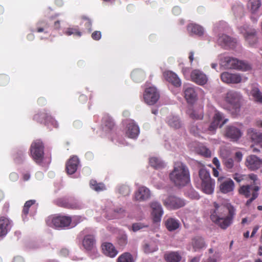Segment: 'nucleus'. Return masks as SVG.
Segmentation results:
<instances>
[{
	"instance_id": "1",
	"label": "nucleus",
	"mask_w": 262,
	"mask_h": 262,
	"mask_svg": "<svg viewBox=\"0 0 262 262\" xmlns=\"http://www.w3.org/2000/svg\"><path fill=\"white\" fill-rule=\"evenodd\" d=\"M169 179L176 186L186 185L190 181L188 168L181 162H174L173 169L169 173Z\"/></svg>"
},
{
	"instance_id": "2",
	"label": "nucleus",
	"mask_w": 262,
	"mask_h": 262,
	"mask_svg": "<svg viewBox=\"0 0 262 262\" xmlns=\"http://www.w3.org/2000/svg\"><path fill=\"white\" fill-rule=\"evenodd\" d=\"M199 176L201 184L198 187L207 194H211L213 192L214 181L211 178L209 172L205 168H202L199 170Z\"/></svg>"
},
{
	"instance_id": "3",
	"label": "nucleus",
	"mask_w": 262,
	"mask_h": 262,
	"mask_svg": "<svg viewBox=\"0 0 262 262\" xmlns=\"http://www.w3.org/2000/svg\"><path fill=\"white\" fill-rule=\"evenodd\" d=\"M238 30L241 33L247 43L251 47L256 45L258 41L257 29L248 25H244L238 28Z\"/></svg>"
},
{
	"instance_id": "4",
	"label": "nucleus",
	"mask_w": 262,
	"mask_h": 262,
	"mask_svg": "<svg viewBox=\"0 0 262 262\" xmlns=\"http://www.w3.org/2000/svg\"><path fill=\"white\" fill-rule=\"evenodd\" d=\"M30 154L33 160L38 164H40L44 158V146L40 140L34 141L30 146Z\"/></svg>"
},
{
	"instance_id": "5",
	"label": "nucleus",
	"mask_w": 262,
	"mask_h": 262,
	"mask_svg": "<svg viewBox=\"0 0 262 262\" xmlns=\"http://www.w3.org/2000/svg\"><path fill=\"white\" fill-rule=\"evenodd\" d=\"M223 63L224 66L227 69H236L243 71H247L251 69L250 64L248 62L228 56L224 57Z\"/></svg>"
},
{
	"instance_id": "6",
	"label": "nucleus",
	"mask_w": 262,
	"mask_h": 262,
	"mask_svg": "<svg viewBox=\"0 0 262 262\" xmlns=\"http://www.w3.org/2000/svg\"><path fill=\"white\" fill-rule=\"evenodd\" d=\"M259 189L260 187L258 185H243L238 189V192L239 194L244 195L246 198H248L251 196V197L246 202V205H249L253 201L258 197Z\"/></svg>"
},
{
	"instance_id": "7",
	"label": "nucleus",
	"mask_w": 262,
	"mask_h": 262,
	"mask_svg": "<svg viewBox=\"0 0 262 262\" xmlns=\"http://www.w3.org/2000/svg\"><path fill=\"white\" fill-rule=\"evenodd\" d=\"M78 216H74L71 219L70 216L66 215L57 216L52 219L51 223L48 224L51 226H53L55 228H62L69 226H75L78 221H76Z\"/></svg>"
},
{
	"instance_id": "8",
	"label": "nucleus",
	"mask_w": 262,
	"mask_h": 262,
	"mask_svg": "<svg viewBox=\"0 0 262 262\" xmlns=\"http://www.w3.org/2000/svg\"><path fill=\"white\" fill-rule=\"evenodd\" d=\"M33 120L40 123H43L48 126L51 125L55 128L58 126L57 121L46 111L35 114L33 117Z\"/></svg>"
},
{
	"instance_id": "9",
	"label": "nucleus",
	"mask_w": 262,
	"mask_h": 262,
	"mask_svg": "<svg viewBox=\"0 0 262 262\" xmlns=\"http://www.w3.org/2000/svg\"><path fill=\"white\" fill-rule=\"evenodd\" d=\"M224 119L223 115L219 112H216L213 118V120L210 125L207 128H204L206 129V132L208 131L210 134H214L217 128L219 126L222 127L228 121V119Z\"/></svg>"
},
{
	"instance_id": "10",
	"label": "nucleus",
	"mask_w": 262,
	"mask_h": 262,
	"mask_svg": "<svg viewBox=\"0 0 262 262\" xmlns=\"http://www.w3.org/2000/svg\"><path fill=\"white\" fill-rule=\"evenodd\" d=\"M211 221L223 229L226 228L231 223L232 216L225 215V214H211Z\"/></svg>"
},
{
	"instance_id": "11",
	"label": "nucleus",
	"mask_w": 262,
	"mask_h": 262,
	"mask_svg": "<svg viewBox=\"0 0 262 262\" xmlns=\"http://www.w3.org/2000/svg\"><path fill=\"white\" fill-rule=\"evenodd\" d=\"M164 205L169 209H177L185 206L184 201L176 196L170 195L163 202Z\"/></svg>"
},
{
	"instance_id": "12",
	"label": "nucleus",
	"mask_w": 262,
	"mask_h": 262,
	"mask_svg": "<svg viewBox=\"0 0 262 262\" xmlns=\"http://www.w3.org/2000/svg\"><path fill=\"white\" fill-rule=\"evenodd\" d=\"M159 98V93L155 88L149 87L145 90L144 99L147 104L153 105L157 102Z\"/></svg>"
},
{
	"instance_id": "13",
	"label": "nucleus",
	"mask_w": 262,
	"mask_h": 262,
	"mask_svg": "<svg viewBox=\"0 0 262 262\" xmlns=\"http://www.w3.org/2000/svg\"><path fill=\"white\" fill-rule=\"evenodd\" d=\"M55 204L61 207L68 209H80L81 205L76 200H69L66 198H59L55 200Z\"/></svg>"
},
{
	"instance_id": "14",
	"label": "nucleus",
	"mask_w": 262,
	"mask_h": 262,
	"mask_svg": "<svg viewBox=\"0 0 262 262\" xmlns=\"http://www.w3.org/2000/svg\"><path fill=\"white\" fill-rule=\"evenodd\" d=\"M241 96L239 93L233 91H230L226 94L225 100L227 102L230 104L233 108L236 111L240 107V100Z\"/></svg>"
},
{
	"instance_id": "15",
	"label": "nucleus",
	"mask_w": 262,
	"mask_h": 262,
	"mask_svg": "<svg viewBox=\"0 0 262 262\" xmlns=\"http://www.w3.org/2000/svg\"><path fill=\"white\" fill-rule=\"evenodd\" d=\"M220 156L226 169L229 172H233L234 170V160L230 157L229 152L224 149L221 151Z\"/></svg>"
},
{
	"instance_id": "16",
	"label": "nucleus",
	"mask_w": 262,
	"mask_h": 262,
	"mask_svg": "<svg viewBox=\"0 0 262 262\" xmlns=\"http://www.w3.org/2000/svg\"><path fill=\"white\" fill-rule=\"evenodd\" d=\"M245 165L249 169L255 170L262 165V160L255 155H250L246 158Z\"/></svg>"
},
{
	"instance_id": "17",
	"label": "nucleus",
	"mask_w": 262,
	"mask_h": 262,
	"mask_svg": "<svg viewBox=\"0 0 262 262\" xmlns=\"http://www.w3.org/2000/svg\"><path fill=\"white\" fill-rule=\"evenodd\" d=\"M190 78L193 82L201 85L205 84L208 81L206 75L199 70H193L191 73Z\"/></svg>"
},
{
	"instance_id": "18",
	"label": "nucleus",
	"mask_w": 262,
	"mask_h": 262,
	"mask_svg": "<svg viewBox=\"0 0 262 262\" xmlns=\"http://www.w3.org/2000/svg\"><path fill=\"white\" fill-rule=\"evenodd\" d=\"M242 135L241 129L234 125H229L226 128L225 136L233 141H237Z\"/></svg>"
},
{
	"instance_id": "19",
	"label": "nucleus",
	"mask_w": 262,
	"mask_h": 262,
	"mask_svg": "<svg viewBox=\"0 0 262 262\" xmlns=\"http://www.w3.org/2000/svg\"><path fill=\"white\" fill-rule=\"evenodd\" d=\"M221 79L226 83H238L242 81V77L238 74H232L225 72L221 74Z\"/></svg>"
},
{
	"instance_id": "20",
	"label": "nucleus",
	"mask_w": 262,
	"mask_h": 262,
	"mask_svg": "<svg viewBox=\"0 0 262 262\" xmlns=\"http://www.w3.org/2000/svg\"><path fill=\"white\" fill-rule=\"evenodd\" d=\"M213 207L214 210L213 213H222V212L228 211V213H234L235 210L234 207L228 202H225L221 205L218 204L216 202H214Z\"/></svg>"
},
{
	"instance_id": "21",
	"label": "nucleus",
	"mask_w": 262,
	"mask_h": 262,
	"mask_svg": "<svg viewBox=\"0 0 262 262\" xmlns=\"http://www.w3.org/2000/svg\"><path fill=\"white\" fill-rule=\"evenodd\" d=\"M233 178L237 182L240 183L242 181L249 180L252 181L253 185H257V181L258 180V177L254 173H250L249 174H242L238 173H235L233 175Z\"/></svg>"
},
{
	"instance_id": "22",
	"label": "nucleus",
	"mask_w": 262,
	"mask_h": 262,
	"mask_svg": "<svg viewBox=\"0 0 262 262\" xmlns=\"http://www.w3.org/2000/svg\"><path fill=\"white\" fill-rule=\"evenodd\" d=\"M217 42L222 47L227 49L233 48L235 46L236 40L228 35L222 34L219 37Z\"/></svg>"
},
{
	"instance_id": "23",
	"label": "nucleus",
	"mask_w": 262,
	"mask_h": 262,
	"mask_svg": "<svg viewBox=\"0 0 262 262\" xmlns=\"http://www.w3.org/2000/svg\"><path fill=\"white\" fill-rule=\"evenodd\" d=\"M150 196L149 189L144 186L139 187L134 194V200L138 201H144L148 199Z\"/></svg>"
},
{
	"instance_id": "24",
	"label": "nucleus",
	"mask_w": 262,
	"mask_h": 262,
	"mask_svg": "<svg viewBox=\"0 0 262 262\" xmlns=\"http://www.w3.org/2000/svg\"><path fill=\"white\" fill-rule=\"evenodd\" d=\"M184 97L188 103L193 104L198 99V95L194 88L188 86L184 89Z\"/></svg>"
},
{
	"instance_id": "25",
	"label": "nucleus",
	"mask_w": 262,
	"mask_h": 262,
	"mask_svg": "<svg viewBox=\"0 0 262 262\" xmlns=\"http://www.w3.org/2000/svg\"><path fill=\"white\" fill-rule=\"evenodd\" d=\"M140 130L138 126L134 122L130 121L127 124L125 131V135L126 137L132 139L136 138Z\"/></svg>"
},
{
	"instance_id": "26",
	"label": "nucleus",
	"mask_w": 262,
	"mask_h": 262,
	"mask_svg": "<svg viewBox=\"0 0 262 262\" xmlns=\"http://www.w3.org/2000/svg\"><path fill=\"white\" fill-rule=\"evenodd\" d=\"M165 79L171 83L175 87H180L181 85V80L178 75L172 71H166L164 73Z\"/></svg>"
},
{
	"instance_id": "27",
	"label": "nucleus",
	"mask_w": 262,
	"mask_h": 262,
	"mask_svg": "<svg viewBox=\"0 0 262 262\" xmlns=\"http://www.w3.org/2000/svg\"><path fill=\"white\" fill-rule=\"evenodd\" d=\"M234 187L235 185L233 180L228 178L221 182L219 187L221 192L225 194L233 191Z\"/></svg>"
},
{
	"instance_id": "28",
	"label": "nucleus",
	"mask_w": 262,
	"mask_h": 262,
	"mask_svg": "<svg viewBox=\"0 0 262 262\" xmlns=\"http://www.w3.org/2000/svg\"><path fill=\"white\" fill-rule=\"evenodd\" d=\"M101 247L103 253L107 256L114 257L118 254L115 247L110 243H104Z\"/></svg>"
},
{
	"instance_id": "29",
	"label": "nucleus",
	"mask_w": 262,
	"mask_h": 262,
	"mask_svg": "<svg viewBox=\"0 0 262 262\" xmlns=\"http://www.w3.org/2000/svg\"><path fill=\"white\" fill-rule=\"evenodd\" d=\"M78 164L79 161L77 157L71 158L66 164V170L67 173L69 174L74 173L77 169Z\"/></svg>"
},
{
	"instance_id": "30",
	"label": "nucleus",
	"mask_w": 262,
	"mask_h": 262,
	"mask_svg": "<svg viewBox=\"0 0 262 262\" xmlns=\"http://www.w3.org/2000/svg\"><path fill=\"white\" fill-rule=\"evenodd\" d=\"M247 134L252 142L255 144L262 143V132H257L254 128H250L248 129Z\"/></svg>"
},
{
	"instance_id": "31",
	"label": "nucleus",
	"mask_w": 262,
	"mask_h": 262,
	"mask_svg": "<svg viewBox=\"0 0 262 262\" xmlns=\"http://www.w3.org/2000/svg\"><path fill=\"white\" fill-rule=\"evenodd\" d=\"M102 124L106 131L113 129L115 124L112 118L108 114H104L102 119Z\"/></svg>"
},
{
	"instance_id": "32",
	"label": "nucleus",
	"mask_w": 262,
	"mask_h": 262,
	"mask_svg": "<svg viewBox=\"0 0 262 262\" xmlns=\"http://www.w3.org/2000/svg\"><path fill=\"white\" fill-rule=\"evenodd\" d=\"M10 221L5 217H0V237L6 235L9 229Z\"/></svg>"
},
{
	"instance_id": "33",
	"label": "nucleus",
	"mask_w": 262,
	"mask_h": 262,
	"mask_svg": "<svg viewBox=\"0 0 262 262\" xmlns=\"http://www.w3.org/2000/svg\"><path fill=\"white\" fill-rule=\"evenodd\" d=\"M142 248L145 253H150L157 251L158 246L154 241H147L144 242Z\"/></svg>"
},
{
	"instance_id": "34",
	"label": "nucleus",
	"mask_w": 262,
	"mask_h": 262,
	"mask_svg": "<svg viewBox=\"0 0 262 262\" xmlns=\"http://www.w3.org/2000/svg\"><path fill=\"white\" fill-rule=\"evenodd\" d=\"M187 31L188 32L198 35L202 36L204 34V29L199 25L195 24H190L187 26Z\"/></svg>"
},
{
	"instance_id": "35",
	"label": "nucleus",
	"mask_w": 262,
	"mask_h": 262,
	"mask_svg": "<svg viewBox=\"0 0 262 262\" xmlns=\"http://www.w3.org/2000/svg\"><path fill=\"white\" fill-rule=\"evenodd\" d=\"M187 114L193 120H202L203 118V110L202 107L198 110L189 109Z\"/></svg>"
},
{
	"instance_id": "36",
	"label": "nucleus",
	"mask_w": 262,
	"mask_h": 262,
	"mask_svg": "<svg viewBox=\"0 0 262 262\" xmlns=\"http://www.w3.org/2000/svg\"><path fill=\"white\" fill-rule=\"evenodd\" d=\"M191 244L194 251H196L205 247V243L203 238L199 236L193 238Z\"/></svg>"
},
{
	"instance_id": "37",
	"label": "nucleus",
	"mask_w": 262,
	"mask_h": 262,
	"mask_svg": "<svg viewBox=\"0 0 262 262\" xmlns=\"http://www.w3.org/2000/svg\"><path fill=\"white\" fill-rule=\"evenodd\" d=\"M84 248L87 250H91L94 247L95 239L92 235L85 236L82 242Z\"/></svg>"
},
{
	"instance_id": "38",
	"label": "nucleus",
	"mask_w": 262,
	"mask_h": 262,
	"mask_svg": "<svg viewBox=\"0 0 262 262\" xmlns=\"http://www.w3.org/2000/svg\"><path fill=\"white\" fill-rule=\"evenodd\" d=\"M233 13L236 17H242L244 15L245 9L244 5L241 3H236L232 8Z\"/></svg>"
},
{
	"instance_id": "39",
	"label": "nucleus",
	"mask_w": 262,
	"mask_h": 262,
	"mask_svg": "<svg viewBox=\"0 0 262 262\" xmlns=\"http://www.w3.org/2000/svg\"><path fill=\"white\" fill-rule=\"evenodd\" d=\"M165 258L167 262H179L181 260L182 256L178 252H171L166 254Z\"/></svg>"
},
{
	"instance_id": "40",
	"label": "nucleus",
	"mask_w": 262,
	"mask_h": 262,
	"mask_svg": "<svg viewBox=\"0 0 262 262\" xmlns=\"http://www.w3.org/2000/svg\"><path fill=\"white\" fill-rule=\"evenodd\" d=\"M261 5V0H249L247 3V8L252 13H255L259 9Z\"/></svg>"
},
{
	"instance_id": "41",
	"label": "nucleus",
	"mask_w": 262,
	"mask_h": 262,
	"mask_svg": "<svg viewBox=\"0 0 262 262\" xmlns=\"http://www.w3.org/2000/svg\"><path fill=\"white\" fill-rule=\"evenodd\" d=\"M38 204L36 203L35 200H30L27 201L25 203L23 209V213H29L30 208L34 209V211L37 209Z\"/></svg>"
},
{
	"instance_id": "42",
	"label": "nucleus",
	"mask_w": 262,
	"mask_h": 262,
	"mask_svg": "<svg viewBox=\"0 0 262 262\" xmlns=\"http://www.w3.org/2000/svg\"><path fill=\"white\" fill-rule=\"evenodd\" d=\"M250 93L256 102L262 103V93L258 88L253 86Z\"/></svg>"
},
{
	"instance_id": "43",
	"label": "nucleus",
	"mask_w": 262,
	"mask_h": 262,
	"mask_svg": "<svg viewBox=\"0 0 262 262\" xmlns=\"http://www.w3.org/2000/svg\"><path fill=\"white\" fill-rule=\"evenodd\" d=\"M91 188L96 191H101L106 189L105 186L103 183H98L95 180H91L90 182Z\"/></svg>"
},
{
	"instance_id": "44",
	"label": "nucleus",
	"mask_w": 262,
	"mask_h": 262,
	"mask_svg": "<svg viewBox=\"0 0 262 262\" xmlns=\"http://www.w3.org/2000/svg\"><path fill=\"white\" fill-rule=\"evenodd\" d=\"M166 226L169 231H173L179 228L180 224L179 222L173 219H169L166 222Z\"/></svg>"
},
{
	"instance_id": "45",
	"label": "nucleus",
	"mask_w": 262,
	"mask_h": 262,
	"mask_svg": "<svg viewBox=\"0 0 262 262\" xmlns=\"http://www.w3.org/2000/svg\"><path fill=\"white\" fill-rule=\"evenodd\" d=\"M168 125L175 129L179 128L181 126V123L177 117L169 116L167 119Z\"/></svg>"
},
{
	"instance_id": "46",
	"label": "nucleus",
	"mask_w": 262,
	"mask_h": 262,
	"mask_svg": "<svg viewBox=\"0 0 262 262\" xmlns=\"http://www.w3.org/2000/svg\"><path fill=\"white\" fill-rule=\"evenodd\" d=\"M64 34L67 36H70L72 35L77 36L80 37L81 36V32L79 31L78 26L75 27L68 28L66 30L64 31Z\"/></svg>"
},
{
	"instance_id": "47",
	"label": "nucleus",
	"mask_w": 262,
	"mask_h": 262,
	"mask_svg": "<svg viewBox=\"0 0 262 262\" xmlns=\"http://www.w3.org/2000/svg\"><path fill=\"white\" fill-rule=\"evenodd\" d=\"M149 164L155 169H159L164 167V164L159 159L152 157L149 159Z\"/></svg>"
},
{
	"instance_id": "48",
	"label": "nucleus",
	"mask_w": 262,
	"mask_h": 262,
	"mask_svg": "<svg viewBox=\"0 0 262 262\" xmlns=\"http://www.w3.org/2000/svg\"><path fill=\"white\" fill-rule=\"evenodd\" d=\"M150 207L152 213H163L161 204L157 201H152L150 203Z\"/></svg>"
},
{
	"instance_id": "49",
	"label": "nucleus",
	"mask_w": 262,
	"mask_h": 262,
	"mask_svg": "<svg viewBox=\"0 0 262 262\" xmlns=\"http://www.w3.org/2000/svg\"><path fill=\"white\" fill-rule=\"evenodd\" d=\"M117 262H134L133 256L129 253H124L119 256Z\"/></svg>"
},
{
	"instance_id": "50",
	"label": "nucleus",
	"mask_w": 262,
	"mask_h": 262,
	"mask_svg": "<svg viewBox=\"0 0 262 262\" xmlns=\"http://www.w3.org/2000/svg\"><path fill=\"white\" fill-rule=\"evenodd\" d=\"M189 130L190 133L195 136H199L201 133H204L206 132V130L204 129V128H199L198 125H194L193 124L191 125Z\"/></svg>"
},
{
	"instance_id": "51",
	"label": "nucleus",
	"mask_w": 262,
	"mask_h": 262,
	"mask_svg": "<svg viewBox=\"0 0 262 262\" xmlns=\"http://www.w3.org/2000/svg\"><path fill=\"white\" fill-rule=\"evenodd\" d=\"M197 152L206 157H209L211 156L210 150L207 148L206 146L201 145L197 149Z\"/></svg>"
},
{
	"instance_id": "52",
	"label": "nucleus",
	"mask_w": 262,
	"mask_h": 262,
	"mask_svg": "<svg viewBox=\"0 0 262 262\" xmlns=\"http://www.w3.org/2000/svg\"><path fill=\"white\" fill-rule=\"evenodd\" d=\"M119 192L124 196L128 195L130 192L129 187L126 185H122L118 189Z\"/></svg>"
},
{
	"instance_id": "53",
	"label": "nucleus",
	"mask_w": 262,
	"mask_h": 262,
	"mask_svg": "<svg viewBox=\"0 0 262 262\" xmlns=\"http://www.w3.org/2000/svg\"><path fill=\"white\" fill-rule=\"evenodd\" d=\"M47 28V24L44 21H41L38 22L36 24V32L38 33L43 32L45 28Z\"/></svg>"
},
{
	"instance_id": "54",
	"label": "nucleus",
	"mask_w": 262,
	"mask_h": 262,
	"mask_svg": "<svg viewBox=\"0 0 262 262\" xmlns=\"http://www.w3.org/2000/svg\"><path fill=\"white\" fill-rule=\"evenodd\" d=\"M9 81V78L5 74H0V85H5Z\"/></svg>"
},
{
	"instance_id": "55",
	"label": "nucleus",
	"mask_w": 262,
	"mask_h": 262,
	"mask_svg": "<svg viewBox=\"0 0 262 262\" xmlns=\"http://www.w3.org/2000/svg\"><path fill=\"white\" fill-rule=\"evenodd\" d=\"M92 37L94 40H98L101 37V33L100 31H95L92 34Z\"/></svg>"
},
{
	"instance_id": "56",
	"label": "nucleus",
	"mask_w": 262,
	"mask_h": 262,
	"mask_svg": "<svg viewBox=\"0 0 262 262\" xmlns=\"http://www.w3.org/2000/svg\"><path fill=\"white\" fill-rule=\"evenodd\" d=\"M83 19L85 21V25L86 26L89 30H91V28L92 26V22L91 20L85 17H84Z\"/></svg>"
},
{
	"instance_id": "57",
	"label": "nucleus",
	"mask_w": 262,
	"mask_h": 262,
	"mask_svg": "<svg viewBox=\"0 0 262 262\" xmlns=\"http://www.w3.org/2000/svg\"><path fill=\"white\" fill-rule=\"evenodd\" d=\"M142 225L140 223H136L133 225L132 228L134 231H137L139 229L142 228Z\"/></svg>"
},
{
	"instance_id": "58",
	"label": "nucleus",
	"mask_w": 262,
	"mask_h": 262,
	"mask_svg": "<svg viewBox=\"0 0 262 262\" xmlns=\"http://www.w3.org/2000/svg\"><path fill=\"white\" fill-rule=\"evenodd\" d=\"M161 214H154L153 221L155 223H159L161 220Z\"/></svg>"
},
{
	"instance_id": "59",
	"label": "nucleus",
	"mask_w": 262,
	"mask_h": 262,
	"mask_svg": "<svg viewBox=\"0 0 262 262\" xmlns=\"http://www.w3.org/2000/svg\"><path fill=\"white\" fill-rule=\"evenodd\" d=\"M235 157L236 159L238 162L242 161L243 158V154L241 151H237L235 152Z\"/></svg>"
},
{
	"instance_id": "60",
	"label": "nucleus",
	"mask_w": 262,
	"mask_h": 262,
	"mask_svg": "<svg viewBox=\"0 0 262 262\" xmlns=\"http://www.w3.org/2000/svg\"><path fill=\"white\" fill-rule=\"evenodd\" d=\"M189 196L190 198L193 199H199V195L195 191H191V192L189 193Z\"/></svg>"
},
{
	"instance_id": "61",
	"label": "nucleus",
	"mask_w": 262,
	"mask_h": 262,
	"mask_svg": "<svg viewBox=\"0 0 262 262\" xmlns=\"http://www.w3.org/2000/svg\"><path fill=\"white\" fill-rule=\"evenodd\" d=\"M9 178L12 181H16L18 179V176L16 173L12 172V173H10V174L9 176Z\"/></svg>"
},
{
	"instance_id": "62",
	"label": "nucleus",
	"mask_w": 262,
	"mask_h": 262,
	"mask_svg": "<svg viewBox=\"0 0 262 262\" xmlns=\"http://www.w3.org/2000/svg\"><path fill=\"white\" fill-rule=\"evenodd\" d=\"M213 164L216 166L217 169H219L220 167V163L217 158H214L212 160Z\"/></svg>"
},
{
	"instance_id": "63",
	"label": "nucleus",
	"mask_w": 262,
	"mask_h": 262,
	"mask_svg": "<svg viewBox=\"0 0 262 262\" xmlns=\"http://www.w3.org/2000/svg\"><path fill=\"white\" fill-rule=\"evenodd\" d=\"M140 72L138 71H134L132 73V77L134 80H137V77L140 74Z\"/></svg>"
},
{
	"instance_id": "64",
	"label": "nucleus",
	"mask_w": 262,
	"mask_h": 262,
	"mask_svg": "<svg viewBox=\"0 0 262 262\" xmlns=\"http://www.w3.org/2000/svg\"><path fill=\"white\" fill-rule=\"evenodd\" d=\"M30 177V176L29 173H25L23 174V178L24 181H28V180H29Z\"/></svg>"
}]
</instances>
